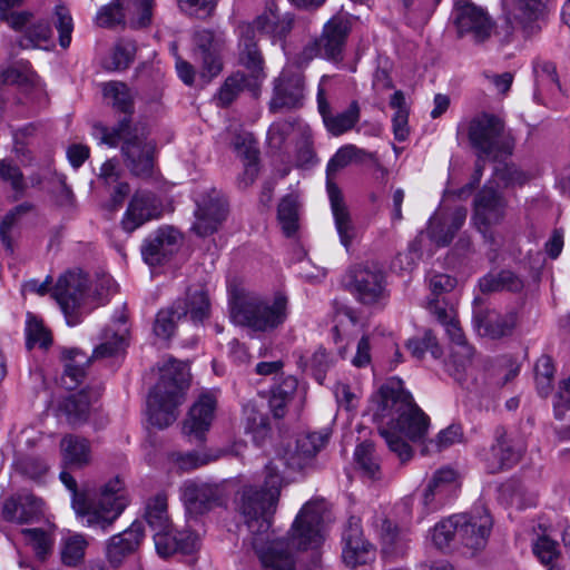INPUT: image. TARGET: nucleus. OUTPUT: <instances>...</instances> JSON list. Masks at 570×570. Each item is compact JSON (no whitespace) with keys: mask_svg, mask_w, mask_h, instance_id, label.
<instances>
[{"mask_svg":"<svg viewBox=\"0 0 570 570\" xmlns=\"http://www.w3.org/2000/svg\"><path fill=\"white\" fill-rule=\"evenodd\" d=\"M88 287V276L81 271H69L58 278L52 296L69 325L78 324L81 315L87 312L85 303Z\"/></svg>","mask_w":570,"mask_h":570,"instance_id":"ddd939ff","label":"nucleus"},{"mask_svg":"<svg viewBox=\"0 0 570 570\" xmlns=\"http://www.w3.org/2000/svg\"><path fill=\"white\" fill-rule=\"evenodd\" d=\"M360 106L356 101H352L348 108L336 115L332 114L325 118L324 125L326 129L334 136L343 135L351 130L360 120Z\"/></svg>","mask_w":570,"mask_h":570,"instance_id":"ea45409f","label":"nucleus"},{"mask_svg":"<svg viewBox=\"0 0 570 570\" xmlns=\"http://www.w3.org/2000/svg\"><path fill=\"white\" fill-rule=\"evenodd\" d=\"M194 43V55L202 62L200 77L210 81L223 69V41L213 31L204 29L195 32Z\"/></svg>","mask_w":570,"mask_h":570,"instance_id":"5701e85b","label":"nucleus"},{"mask_svg":"<svg viewBox=\"0 0 570 570\" xmlns=\"http://www.w3.org/2000/svg\"><path fill=\"white\" fill-rule=\"evenodd\" d=\"M234 321L254 332L271 333L282 326L288 316V298L276 294L272 298L256 295L236 297L230 307Z\"/></svg>","mask_w":570,"mask_h":570,"instance_id":"423d86ee","label":"nucleus"},{"mask_svg":"<svg viewBox=\"0 0 570 570\" xmlns=\"http://www.w3.org/2000/svg\"><path fill=\"white\" fill-rule=\"evenodd\" d=\"M135 55L136 45L130 41H121L115 46L110 61L106 67L111 70H125L134 61Z\"/></svg>","mask_w":570,"mask_h":570,"instance_id":"4d7b16f0","label":"nucleus"},{"mask_svg":"<svg viewBox=\"0 0 570 570\" xmlns=\"http://www.w3.org/2000/svg\"><path fill=\"white\" fill-rule=\"evenodd\" d=\"M60 450L66 465L82 468L91 461L90 443L85 438L67 434L60 441Z\"/></svg>","mask_w":570,"mask_h":570,"instance_id":"473e14b6","label":"nucleus"},{"mask_svg":"<svg viewBox=\"0 0 570 570\" xmlns=\"http://www.w3.org/2000/svg\"><path fill=\"white\" fill-rule=\"evenodd\" d=\"M520 458L521 452L507 438L505 429L502 426L497 428L495 443L484 454L487 471L494 474L511 469L519 462Z\"/></svg>","mask_w":570,"mask_h":570,"instance_id":"cd10ccee","label":"nucleus"},{"mask_svg":"<svg viewBox=\"0 0 570 570\" xmlns=\"http://www.w3.org/2000/svg\"><path fill=\"white\" fill-rule=\"evenodd\" d=\"M246 85V76L243 72H236L229 76L220 87L216 99L220 107L229 106L236 97L243 91Z\"/></svg>","mask_w":570,"mask_h":570,"instance_id":"603ef678","label":"nucleus"},{"mask_svg":"<svg viewBox=\"0 0 570 570\" xmlns=\"http://www.w3.org/2000/svg\"><path fill=\"white\" fill-rule=\"evenodd\" d=\"M217 396L212 391L202 392L190 406L183 423V433L204 442L216 417Z\"/></svg>","mask_w":570,"mask_h":570,"instance_id":"a211bd4d","label":"nucleus"},{"mask_svg":"<svg viewBox=\"0 0 570 570\" xmlns=\"http://www.w3.org/2000/svg\"><path fill=\"white\" fill-rule=\"evenodd\" d=\"M508 200L490 186H483L473 199L472 219L479 230H487L492 225L500 224L507 214Z\"/></svg>","mask_w":570,"mask_h":570,"instance_id":"6ab92c4d","label":"nucleus"},{"mask_svg":"<svg viewBox=\"0 0 570 570\" xmlns=\"http://www.w3.org/2000/svg\"><path fill=\"white\" fill-rule=\"evenodd\" d=\"M452 20L458 37H470L475 45L487 42L497 33L495 21L482 7L470 0H454Z\"/></svg>","mask_w":570,"mask_h":570,"instance_id":"f8f14e48","label":"nucleus"},{"mask_svg":"<svg viewBox=\"0 0 570 570\" xmlns=\"http://www.w3.org/2000/svg\"><path fill=\"white\" fill-rule=\"evenodd\" d=\"M352 30V20L347 14L332 17L323 27L321 36L304 47L306 59L322 57L333 62L343 60V52L348 35Z\"/></svg>","mask_w":570,"mask_h":570,"instance_id":"9b49d317","label":"nucleus"},{"mask_svg":"<svg viewBox=\"0 0 570 570\" xmlns=\"http://www.w3.org/2000/svg\"><path fill=\"white\" fill-rule=\"evenodd\" d=\"M456 517L451 515L450 518L439 522L432 532V541L438 549H445L450 546L451 541L456 539Z\"/></svg>","mask_w":570,"mask_h":570,"instance_id":"13d9d810","label":"nucleus"},{"mask_svg":"<svg viewBox=\"0 0 570 570\" xmlns=\"http://www.w3.org/2000/svg\"><path fill=\"white\" fill-rule=\"evenodd\" d=\"M333 361L325 348L318 347L309 360V370L315 380L323 384L326 372L332 366Z\"/></svg>","mask_w":570,"mask_h":570,"instance_id":"e2e57ef3","label":"nucleus"},{"mask_svg":"<svg viewBox=\"0 0 570 570\" xmlns=\"http://www.w3.org/2000/svg\"><path fill=\"white\" fill-rule=\"evenodd\" d=\"M519 315L514 309L501 313L481 297L473 301V324L476 332L484 337L500 340L511 336L518 325Z\"/></svg>","mask_w":570,"mask_h":570,"instance_id":"2eb2a0df","label":"nucleus"},{"mask_svg":"<svg viewBox=\"0 0 570 570\" xmlns=\"http://www.w3.org/2000/svg\"><path fill=\"white\" fill-rule=\"evenodd\" d=\"M442 0H403L404 16L410 24L425 23Z\"/></svg>","mask_w":570,"mask_h":570,"instance_id":"37998d69","label":"nucleus"},{"mask_svg":"<svg viewBox=\"0 0 570 570\" xmlns=\"http://www.w3.org/2000/svg\"><path fill=\"white\" fill-rule=\"evenodd\" d=\"M179 492L186 513L193 518L204 515L213 509L224 505L227 499L223 483L202 480L185 481Z\"/></svg>","mask_w":570,"mask_h":570,"instance_id":"4468645a","label":"nucleus"},{"mask_svg":"<svg viewBox=\"0 0 570 570\" xmlns=\"http://www.w3.org/2000/svg\"><path fill=\"white\" fill-rule=\"evenodd\" d=\"M52 37V31L48 22L38 21L26 29V33L18 40L22 49H29L48 42Z\"/></svg>","mask_w":570,"mask_h":570,"instance_id":"3c124183","label":"nucleus"},{"mask_svg":"<svg viewBox=\"0 0 570 570\" xmlns=\"http://www.w3.org/2000/svg\"><path fill=\"white\" fill-rule=\"evenodd\" d=\"M227 202L220 191L213 188L197 202L193 230L200 237L218 230L227 216Z\"/></svg>","mask_w":570,"mask_h":570,"instance_id":"f3484780","label":"nucleus"},{"mask_svg":"<svg viewBox=\"0 0 570 570\" xmlns=\"http://www.w3.org/2000/svg\"><path fill=\"white\" fill-rule=\"evenodd\" d=\"M243 26L254 27V32L271 36L273 39L285 38L294 26L292 13H281L274 0H268L263 11L248 23Z\"/></svg>","mask_w":570,"mask_h":570,"instance_id":"bb28decb","label":"nucleus"},{"mask_svg":"<svg viewBox=\"0 0 570 570\" xmlns=\"http://www.w3.org/2000/svg\"><path fill=\"white\" fill-rule=\"evenodd\" d=\"M239 42H238V58L242 66L250 71L252 76L259 78L264 75V59L257 45L256 33L254 27L243 26L238 27Z\"/></svg>","mask_w":570,"mask_h":570,"instance_id":"7c9ffc66","label":"nucleus"},{"mask_svg":"<svg viewBox=\"0 0 570 570\" xmlns=\"http://www.w3.org/2000/svg\"><path fill=\"white\" fill-rule=\"evenodd\" d=\"M60 480L72 493V508L78 514L87 518L88 525L106 529L127 505L124 482L119 478L104 484L97 499L89 498L85 491H78L77 482L70 473L62 471Z\"/></svg>","mask_w":570,"mask_h":570,"instance_id":"39448f33","label":"nucleus"},{"mask_svg":"<svg viewBox=\"0 0 570 570\" xmlns=\"http://www.w3.org/2000/svg\"><path fill=\"white\" fill-rule=\"evenodd\" d=\"M88 546L82 534H72L66 538L61 548L62 563L68 567H76L83 560L85 550Z\"/></svg>","mask_w":570,"mask_h":570,"instance_id":"8fccbe9b","label":"nucleus"},{"mask_svg":"<svg viewBox=\"0 0 570 570\" xmlns=\"http://www.w3.org/2000/svg\"><path fill=\"white\" fill-rule=\"evenodd\" d=\"M186 317V307L176 306L173 304L170 307L160 309L155 318L154 333L156 336L169 340L175 333L177 322Z\"/></svg>","mask_w":570,"mask_h":570,"instance_id":"58836bf2","label":"nucleus"},{"mask_svg":"<svg viewBox=\"0 0 570 570\" xmlns=\"http://www.w3.org/2000/svg\"><path fill=\"white\" fill-rule=\"evenodd\" d=\"M104 96L106 98H110L112 100V107L125 114L124 118L128 120L131 114L135 110V94L134 91L124 82L120 81H110L104 85Z\"/></svg>","mask_w":570,"mask_h":570,"instance_id":"e433bc0d","label":"nucleus"},{"mask_svg":"<svg viewBox=\"0 0 570 570\" xmlns=\"http://www.w3.org/2000/svg\"><path fill=\"white\" fill-rule=\"evenodd\" d=\"M234 150L244 160L258 159V149L256 140L252 134L245 132L236 135L233 139Z\"/></svg>","mask_w":570,"mask_h":570,"instance_id":"69168bd1","label":"nucleus"},{"mask_svg":"<svg viewBox=\"0 0 570 570\" xmlns=\"http://www.w3.org/2000/svg\"><path fill=\"white\" fill-rule=\"evenodd\" d=\"M390 106L395 109V114L393 116V132L394 137L399 141H404L409 134V109L405 104L404 94L401 90H396L390 100Z\"/></svg>","mask_w":570,"mask_h":570,"instance_id":"79ce46f5","label":"nucleus"},{"mask_svg":"<svg viewBox=\"0 0 570 570\" xmlns=\"http://www.w3.org/2000/svg\"><path fill=\"white\" fill-rule=\"evenodd\" d=\"M90 411V400L85 391L71 394L59 404V412L71 425L87 421Z\"/></svg>","mask_w":570,"mask_h":570,"instance_id":"c9c22d12","label":"nucleus"},{"mask_svg":"<svg viewBox=\"0 0 570 570\" xmlns=\"http://www.w3.org/2000/svg\"><path fill=\"white\" fill-rule=\"evenodd\" d=\"M494 176L505 187L521 186L528 180V176L514 164H499L494 169Z\"/></svg>","mask_w":570,"mask_h":570,"instance_id":"052dcab7","label":"nucleus"},{"mask_svg":"<svg viewBox=\"0 0 570 570\" xmlns=\"http://www.w3.org/2000/svg\"><path fill=\"white\" fill-rule=\"evenodd\" d=\"M21 534L39 559L45 560L51 552L52 540L45 530L38 528L22 529Z\"/></svg>","mask_w":570,"mask_h":570,"instance_id":"864d4df0","label":"nucleus"},{"mask_svg":"<svg viewBox=\"0 0 570 570\" xmlns=\"http://www.w3.org/2000/svg\"><path fill=\"white\" fill-rule=\"evenodd\" d=\"M305 81L298 69H284L274 83V96L269 109L276 112L281 109L297 108L303 105Z\"/></svg>","mask_w":570,"mask_h":570,"instance_id":"412c9836","label":"nucleus"},{"mask_svg":"<svg viewBox=\"0 0 570 570\" xmlns=\"http://www.w3.org/2000/svg\"><path fill=\"white\" fill-rule=\"evenodd\" d=\"M351 155H354L353 145H347L340 148L330 159L326 169L327 193L331 202V208L341 243L346 249L350 247L354 237V227L343 195L340 188L332 181V177L337 171L353 163Z\"/></svg>","mask_w":570,"mask_h":570,"instance_id":"1a4fd4ad","label":"nucleus"},{"mask_svg":"<svg viewBox=\"0 0 570 570\" xmlns=\"http://www.w3.org/2000/svg\"><path fill=\"white\" fill-rule=\"evenodd\" d=\"M344 287L366 306L383 304L389 298L386 276L375 262L352 265L344 275Z\"/></svg>","mask_w":570,"mask_h":570,"instance_id":"6e6552de","label":"nucleus"},{"mask_svg":"<svg viewBox=\"0 0 570 570\" xmlns=\"http://www.w3.org/2000/svg\"><path fill=\"white\" fill-rule=\"evenodd\" d=\"M96 24L107 29L128 24V18L120 0H114L100 8L96 16Z\"/></svg>","mask_w":570,"mask_h":570,"instance_id":"09e8293b","label":"nucleus"},{"mask_svg":"<svg viewBox=\"0 0 570 570\" xmlns=\"http://www.w3.org/2000/svg\"><path fill=\"white\" fill-rule=\"evenodd\" d=\"M43 502L33 494H21L17 499L9 498L3 503L2 515L7 521L28 523L43 514Z\"/></svg>","mask_w":570,"mask_h":570,"instance_id":"c756f323","label":"nucleus"},{"mask_svg":"<svg viewBox=\"0 0 570 570\" xmlns=\"http://www.w3.org/2000/svg\"><path fill=\"white\" fill-rule=\"evenodd\" d=\"M342 540L344 544L342 558L348 567L354 568L373 559V546L363 537L361 522L357 518L348 519Z\"/></svg>","mask_w":570,"mask_h":570,"instance_id":"a878e982","label":"nucleus"},{"mask_svg":"<svg viewBox=\"0 0 570 570\" xmlns=\"http://www.w3.org/2000/svg\"><path fill=\"white\" fill-rule=\"evenodd\" d=\"M354 459L363 473L373 480L381 478V468L375 454L374 445L371 442L358 444L354 452Z\"/></svg>","mask_w":570,"mask_h":570,"instance_id":"c03bdc74","label":"nucleus"},{"mask_svg":"<svg viewBox=\"0 0 570 570\" xmlns=\"http://www.w3.org/2000/svg\"><path fill=\"white\" fill-rule=\"evenodd\" d=\"M180 234L170 226H164L150 234L141 245V256L149 266L167 262L178 249Z\"/></svg>","mask_w":570,"mask_h":570,"instance_id":"b1692460","label":"nucleus"},{"mask_svg":"<svg viewBox=\"0 0 570 570\" xmlns=\"http://www.w3.org/2000/svg\"><path fill=\"white\" fill-rule=\"evenodd\" d=\"M55 27L59 33L60 47L67 49L71 43L73 20L69 9L63 4H58L55 8Z\"/></svg>","mask_w":570,"mask_h":570,"instance_id":"5fc2aeb1","label":"nucleus"},{"mask_svg":"<svg viewBox=\"0 0 570 570\" xmlns=\"http://www.w3.org/2000/svg\"><path fill=\"white\" fill-rule=\"evenodd\" d=\"M460 487L461 475L455 469L451 466L440 468L433 473L424 490V504L430 505L434 501L443 502Z\"/></svg>","mask_w":570,"mask_h":570,"instance_id":"c85d7f7f","label":"nucleus"},{"mask_svg":"<svg viewBox=\"0 0 570 570\" xmlns=\"http://www.w3.org/2000/svg\"><path fill=\"white\" fill-rule=\"evenodd\" d=\"M176 308L178 306L186 307V316L189 314L195 323H200L204 318L208 317L210 303L208 293L204 287L191 289L189 288L185 299H178L174 303Z\"/></svg>","mask_w":570,"mask_h":570,"instance_id":"f704fd0d","label":"nucleus"},{"mask_svg":"<svg viewBox=\"0 0 570 570\" xmlns=\"http://www.w3.org/2000/svg\"><path fill=\"white\" fill-rule=\"evenodd\" d=\"M132 29L146 28L151 24L155 0H120Z\"/></svg>","mask_w":570,"mask_h":570,"instance_id":"4c0bfd02","label":"nucleus"},{"mask_svg":"<svg viewBox=\"0 0 570 570\" xmlns=\"http://www.w3.org/2000/svg\"><path fill=\"white\" fill-rule=\"evenodd\" d=\"M327 434L305 433L299 434L294 445H288L282 456L283 464L293 472H308L316 468V455L325 446Z\"/></svg>","mask_w":570,"mask_h":570,"instance_id":"dca6fc26","label":"nucleus"},{"mask_svg":"<svg viewBox=\"0 0 570 570\" xmlns=\"http://www.w3.org/2000/svg\"><path fill=\"white\" fill-rule=\"evenodd\" d=\"M372 402L375 405L374 419L380 422V435L402 463L407 462L413 456V449L403 436L412 442L424 441L430 426L429 416L403 387L401 380L393 379L383 384Z\"/></svg>","mask_w":570,"mask_h":570,"instance_id":"f03ea898","label":"nucleus"},{"mask_svg":"<svg viewBox=\"0 0 570 570\" xmlns=\"http://www.w3.org/2000/svg\"><path fill=\"white\" fill-rule=\"evenodd\" d=\"M145 518L149 528L154 531V540L159 554H168L174 549H180L183 552L189 553L194 549L195 538L188 535L185 540L173 533L165 494H157L148 501Z\"/></svg>","mask_w":570,"mask_h":570,"instance_id":"9d476101","label":"nucleus"},{"mask_svg":"<svg viewBox=\"0 0 570 570\" xmlns=\"http://www.w3.org/2000/svg\"><path fill=\"white\" fill-rule=\"evenodd\" d=\"M456 539L466 548L481 550L485 547L492 528V519L485 510L455 514Z\"/></svg>","mask_w":570,"mask_h":570,"instance_id":"4be33fe9","label":"nucleus"},{"mask_svg":"<svg viewBox=\"0 0 570 570\" xmlns=\"http://www.w3.org/2000/svg\"><path fill=\"white\" fill-rule=\"evenodd\" d=\"M542 9V0H513V14L522 22L534 20Z\"/></svg>","mask_w":570,"mask_h":570,"instance_id":"680f3d73","label":"nucleus"},{"mask_svg":"<svg viewBox=\"0 0 570 570\" xmlns=\"http://www.w3.org/2000/svg\"><path fill=\"white\" fill-rule=\"evenodd\" d=\"M479 287L482 293H494L508 291L519 293L523 289V281L511 271H501L499 273H489L479 281Z\"/></svg>","mask_w":570,"mask_h":570,"instance_id":"72a5a7b5","label":"nucleus"},{"mask_svg":"<svg viewBox=\"0 0 570 570\" xmlns=\"http://www.w3.org/2000/svg\"><path fill=\"white\" fill-rule=\"evenodd\" d=\"M406 347L413 357L421 360L426 351H430L434 357H440L442 351L436 342L432 331H425L423 337H414L407 341Z\"/></svg>","mask_w":570,"mask_h":570,"instance_id":"6e6d98bb","label":"nucleus"},{"mask_svg":"<svg viewBox=\"0 0 570 570\" xmlns=\"http://www.w3.org/2000/svg\"><path fill=\"white\" fill-rule=\"evenodd\" d=\"M163 204L151 191L137 190L130 198L120 225L126 233H132L149 220L161 216Z\"/></svg>","mask_w":570,"mask_h":570,"instance_id":"aec40b11","label":"nucleus"},{"mask_svg":"<svg viewBox=\"0 0 570 570\" xmlns=\"http://www.w3.org/2000/svg\"><path fill=\"white\" fill-rule=\"evenodd\" d=\"M468 138L473 149L492 156L493 160L511 155L514 148V139L505 130L504 122L495 115L487 112L470 120Z\"/></svg>","mask_w":570,"mask_h":570,"instance_id":"0eeeda50","label":"nucleus"},{"mask_svg":"<svg viewBox=\"0 0 570 570\" xmlns=\"http://www.w3.org/2000/svg\"><path fill=\"white\" fill-rule=\"evenodd\" d=\"M19 472L29 476L30 479L38 480L48 471L47 463L35 456H24L17 462Z\"/></svg>","mask_w":570,"mask_h":570,"instance_id":"774afa93","label":"nucleus"},{"mask_svg":"<svg viewBox=\"0 0 570 570\" xmlns=\"http://www.w3.org/2000/svg\"><path fill=\"white\" fill-rule=\"evenodd\" d=\"M144 528L140 522H134L124 532L114 535L107 544V558L110 563L118 567L124 558L132 553L140 544Z\"/></svg>","mask_w":570,"mask_h":570,"instance_id":"2f4dec72","label":"nucleus"},{"mask_svg":"<svg viewBox=\"0 0 570 570\" xmlns=\"http://www.w3.org/2000/svg\"><path fill=\"white\" fill-rule=\"evenodd\" d=\"M468 210L463 206L435 213L426 228L428 237L439 247L448 246L464 225Z\"/></svg>","mask_w":570,"mask_h":570,"instance_id":"393cba45","label":"nucleus"},{"mask_svg":"<svg viewBox=\"0 0 570 570\" xmlns=\"http://www.w3.org/2000/svg\"><path fill=\"white\" fill-rule=\"evenodd\" d=\"M277 219L283 233L291 237L298 229V202L293 195L282 198L277 208Z\"/></svg>","mask_w":570,"mask_h":570,"instance_id":"a19ab883","label":"nucleus"},{"mask_svg":"<svg viewBox=\"0 0 570 570\" xmlns=\"http://www.w3.org/2000/svg\"><path fill=\"white\" fill-rule=\"evenodd\" d=\"M0 179L10 183L16 191L24 189L23 175L20 168L10 159H0Z\"/></svg>","mask_w":570,"mask_h":570,"instance_id":"338daca9","label":"nucleus"},{"mask_svg":"<svg viewBox=\"0 0 570 570\" xmlns=\"http://www.w3.org/2000/svg\"><path fill=\"white\" fill-rule=\"evenodd\" d=\"M556 366L549 355H542L534 365V377L538 393L548 397L553 387Z\"/></svg>","mask_w":570,"mask_h":570,"instance_id":"a18cd8bd","label":"nucleus"},{"mask_svg":"<svg viewBox=\"0 0 570 570\" xmlns=\"http://www.w3.org/2000/svg\"><path fill=\"white\" fill-rule=\"evenodd\" d=\"M159 380L147 399V413L150 424L158 429L171 425L178 417V407L185 400L190 374L184 362L169 360L159 368Z\"/></svg>","mask_w":570,"mask_h":570,"instance_id":"7ed1b4c3","label":"nucleus"},{"mask_svg":"<svg viewBox=\"0 0 570 570\" xmlns=\"http://www.w3.org/2000/svg\"><path fill=\"white\" fill-rule=\"evenodd\" d=\"M27 347L33 348L38 345L41 348H48L52 344L50 331L43 325L42 321L33 314H28L27 318Z\"/></svg>","mask_w":570,"mask_h":570,"instance_id":"de8ad7c7","label":"nucleus"},{"mask_svg":"<svg viewBox=\"0 0 570 570\" xmlns=\"http://www.w3.org/2000/svg\"><path fill=\"white\" fill-rule=\"evenodd\" d=\"M96 129L100 132L102 144L116 147L121 142L122 161L132 176L151 177L156 146L151 140H148V130L144 124L122 118L112 129L102 126Z\"/></svg>","mask_w":570,"mask_h":570,"instance_id":"20e7f679","label":"nucleus"},{"mask_svg":"<svg viewBox=\"0 0 570 570\" xmlns=\"http://www.w3.org/2000/svg\"><path fill=\"white\" fill-rule=\"evenodd\" d=\"M283 487V476L275 461L264 468L262 487L244 485L237 498V508L244 515L250 533V544L264 570H295L292 549H315L323 541L322 524L326 510L323 500L307 502L297 514L288 542L272 539V518L276 511Z\"/></svg>","mask_w":570,"mask_h":570,"instance_id":"f257e3e1","label":"nucleus"},{"mask_svg":"<svg viewBox=\"0 0 570 570\" xmlns=\"http://www.w3.org/2000/svg\"><path fill=\"white\" fill-rule=\"evenodd\" d=\"M181 11L199 19L210 17L216 8L217 0H177Z\"/></svg>","mask_w":570,"mask_h":570,"instance_id":"bf43d9fd","label":"nucleus"},{"mask_svg":"<svg viewBox=\"0 0 570 570\" xmlns=\"http://www.w3.org/2000/svg\"><path fill=\"white\" fill-rule=\"evenodd\" d=\"M533 552L544 564H551L559 557L558 542L547 535L539 537L533 544Z\"/></svg>","mask_w":570,"mask_h":570,"instance_id":"0e129e2a","label":"nucleus"},{"mask_svg":"<svg viewBox=\"0 0 570 570\" xmlns=\"http://www.w3.org/2000/svg\"><path fill=\"white\" fill-rule=\"evenodd\" d=\"M78 356H81V354L77 350H70L63 353L66 364L61 382L67 390L76 389L86 376L82 363L77 360Z\"/></svg>","mask_w":570,"mask_h":570,"instance_id":"49530a36","label":"nucleus"}]
</instances>
